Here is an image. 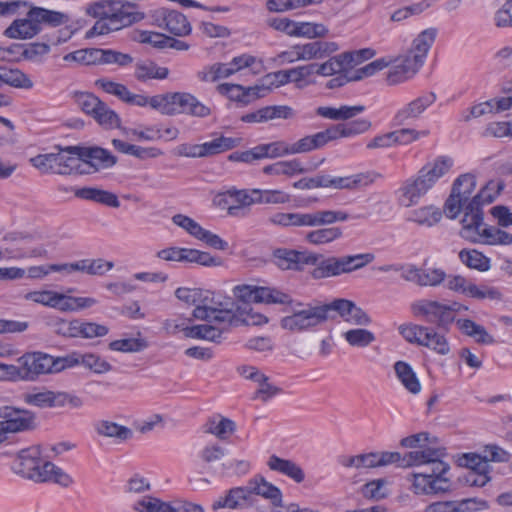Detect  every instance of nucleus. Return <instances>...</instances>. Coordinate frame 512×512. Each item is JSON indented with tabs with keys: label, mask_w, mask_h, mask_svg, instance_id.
<instances>
[{
	"label": "nucleus",
	"mask_w": 512,
	"mask_h": 512,
	"mask_svg": "<svg viewBox=\"0 0 512 512\" xmlns=\"http://www.w3.org/2000/svg\"><path fill=\"white\" fill-rule=\"evenodd\" d=\"M0 433H16L35 427V415L29 410L16 409L10 406L0 407Z\"/></svg>",
	"instance_id": "13"
},
{
	"label": "nucleus",
	"mask_w": 512,
	"mask_h": 512,
	"mask_svg": "<svg viewBox=\"0 0 512 512\" xmlns=\"http://www.w3.org/2000/svg\"><path fill=\"white\" fill-rule=\"evenodd\" d=\"M421 346L434 350L440 355H447L450 352V346L444 334L432 327H426Z\"/></svg>",
	"instance_id": "45"
},
{
	"label": "nucleus",
	"mask_w": 512,
	"mask_h": 512,
	"mask_svg": "<svg viewBox=\"0 0 512 512\" xmlns=\"http://www.w3.org/2000/svg\"><path fill=\"white\" fill-rule=\"evenodd\" d=\"M236 430V424L229 418L219 416L210 419L206 424V432L215 435L220 440H226Z\"/></svg>",
	"instance_id": "46"
},
{
	"label": "nucleus",
	"mask_w": 512,
	"mask_h": 512,
	"mask_svg": "<svg viewBox=\"0 0 512 512\" xmlns=\"http://www.w3.org/2000/svg\"><path fill=\"white\" fill-rule=\"evenodd\" d=\"M25 403L39 408H63L69 406L72 409H80L84 400L76 394L66 391H51L33 389L23 394Z\"/></svg>",
	"instance_id": "8"
},
{
	"label": "nucleus",
	"mask_w": 512,
	"mask_h": 512,
	"mask_svg": "<svg viewBox=\"0 0 512 512\" xmlns=\"http://www.w3.org/2000/svg\"><path fill=\"white\" fill-rule=\"evenodd\" d=\"M257 196L256 203L259 204H285L290 202V195L281 190H260L253 189Z\"/></svg>",
	"instance_id": "58"
},
{
	"label": "nucleus",
	"mask_w": 512,
	"mask_h": 512,
	"mask_svg": "<svg viewBox=\"0 0 512 512\" xmlns=\"http://www.w3.org/2000/svg\"><path fill=\"white\" fill-rule=\"evenodd\" d=\"M320 258L314 264L315 268L311 271L313 279L319 280L330 277H337L341 274L353 272L361 269L374 260V255L370 253L345 255L341 257H324L317 254Z\"/></svg>",
	"instance_id": "5"
},
{
	"label": "nucleus",
	"mask_w": 512,
	"mask_h": 512,
	"mask_svg": "<svg viewBox=\"0 0 512 512\" xmlns=\"http://www.w3.org/2000/svg\"><path fill=\"white\" fill-rule=\"evenodd\" d=\"M219 93L227 95L229 99L243 104H248L253 100L264 97L268 91V87L254 86L245 88L238 84L223 83L217 87Z\"/></svg>",
	"instance_id": "23"
},
{
	"label": "nucleus",
	"mask_w": 512,
	"mask_h": 512,
	"mask_svg": "<svg viewBox=\"0 0 512 512\" xmlns=\"http://www.w3.org/2000/svg\"><path fill=\"white\" fill-rule=\"evenodd\" d=\"M422 63L409 53L399 56L388 71L386 80L389 85H396L411 79L422 67Z\"/></svg>",
	"instance_id": "19"
},
{
	"label": "nucleus",
	"mask_w": 512,
	"mask_h": 512,
	"mask_svg": "<svg viewBox=\"0 0 512 512\" xmlns=\"http://www.w3.org/2000/svg\"><path fill=\"white\" fill-rule=\"evenodd\" d=\"M172 222L178 227L184 229L192 237L198 239L204 229L199 223L189 216L176 214L172 217Z\"/></svg>",
	"instance_id": "64"
},
{
	"label": "nucleus",
	"mask_w": 512,
	"mask_h": 512,
	"mask_svg": "<svg viewBox=\"0 0 512 512\" xmlns=\"http://www.w3.org/2000/svg\"><path fill=\"white\" fill-rule=\"evenodd\" d=\"M267 465L271 470L277 471L293 479L296 483H301L305 479V474L302 468L292 460L272 455L269 457Z\"/></svg>",
	"instance_id": "34"
},
{
	"label": "nucleus",
	"mask_w": 512,
	"mask_h": 512,
	"mask_svg": "<svg viewBox=\"0 0 512 512\" xmlns=\"http://www.w3.org/2000/svg\"><path fill=\"white\" fill-rule=\"evenodd\" d=\"M184 335L189 338L218 342L223 329L212 324L193 325L183 328Z\"/></svg>",
	"instance_id": "39"
},
{
	"label": "nucleus",
	"mask_w": 512,
	"mask_h": 512,
	"mask_svg": "<svg viewBox=\"0 0 512 512\" xmlns=\"http://www.w3.org/2000/svg\"><path fill=\"white\" fill-rule=\"evenodd\" d=\"M343 231L340 227H326L309 231L305 240L312 245L329 244L342 237Z\"/></svg>",
	"instance_id": "43"
},
{
	"label": "nucleus",
	"mask_w": 512,
	"mask_h": 512,
	"mask_svg": "<svg viewBox=\"0 0 512 512\" xmlns=\"http://www.w3.org/2000/svg\"><path fill=\"white\" fill-rule=\"evenodd\" d=\"M137 512H172V504L153 496H144L133 504Z\"/></svg>",
	"instance_id": "50"
},
{
	"label": "nucleus",
	"mask_w": 512,
	"mask_h": 512,
	"mask_svg": "<svg viewBox=\"0 0 512 512\" xmlns=\"http://www.w3.org/2000/svg\"><path fill=\"white\" fill-rule=\"evenodd\" d=\"M436 38L435 29H426L413 41L412 48L407 52L424 64L425 58Z\"/></svg>",
	"instance_id": "36"
},
{
	"label": "nucleus",
	"mask_w": 512,
	"mask_h": 512,
	"mask_svg": "<svg viewBox=\"0 0 512 512\" xmlns=\"http://www.w3.org/2000/svg\"><path fill=\"white\" fill-rule=\"evenodd\" d=\"M410 308L416 317H423L445 332H448L450 326L457 320L455 316L449 315L447 305L438 301L421 299L411 303Z\"/></svg>",
	"instance_id": "10"
},
{
	"label": "nucleus",
	"mask_w": 512,
	"mask_h": 512,
	"mask_svg": "<svg viewBox=\"0 0 512 512\" xmlns=\"http://www.w3.org/2000/svg\"><path fill=\"white\" fill-rule=\"evenodd\" d=\"M74 146L59 149L57 153L39 154L30 159L31 164L44 174L71 175L80 168L78 154L68 151Z\"/></svg>",
	"instance_id": "6"
},
{
	"label": "nucleus",
	"mask_w": 512,
	"mask_h": 512,
	"mask_svg": "<svg viewBox=\"0 0 512 512\" xmlns=\"http://www.w3.org/2000/svg\"><path fill=\"white\" fill-rule=\"evenodd\" d=\"M169 75L167 67L158 66L152 60H140L135 64L134 77L140 82L156 79L163 80Z\"/></svg>",
	"instance_id": "33"
},
{
	"label": "nucleus",
	"mask_w": 512,
	"mask_h": 512,
	"mask_svg": "<svg viewBox=\"0 0 512 512\" xmlns=\"http://www.w3.org/2000/svg\"><path fill=\"white\" fill-rule=\"evenodd\" d=\"M459 259L470 269L486 272L490 269V259L476 249H462L459 252Z\"/></svg>",
	"instance_id": "42"
},
{
	"label": "nucleus",
	"mask_w": 512,
	"mask_h": 512,
	"mask_svg": "<svg viewBox=\"0 0 512 512\" xmlns=\"http://www.w3.org/2000/svg\"><path fill=\"white\" fill-rule=\"evenodd\" d=\"M372 126L368 119H357L345 124H337L341 138L352 137L367 132Z\"/></svg>",
	"instance_id": "59"
},
{
	"label": "nucleus",
	"mask_w": 512,
	"mask_h": 512,
	"mask_svg": "<svg viewBox=\"0 0 512 512\" xmlns=\"http://www.w3.org/2000/svg\"><path fill=\"white\" fill-rule=\"evenodd\" d=\"M200 299L199 307L192 313L195 319L228 326L236 320L238 306L232 298L203 290Z\"/></svg>",
	"instance_id": "3"
},
{
	"label": "nucleus",
	"mask_w": 512,
	"mask_h": 512,
	"mask_svg": "<svg viewBox=\"0 0 512 512\" xmlns=\"http://www.w3.org/2000/svg\"><path fill=\"white\" fill-rule=\"evenodd\" d=\"M248 487L250 490V495H260L266 499H269L273 506H282V493L280 489L273 485L272 483L266 481L264 477H254L249 481Z\"/></svg>",
	"instance_id": "27"
},
{
	"label": "nucleus",
	"mask_w": 512,
	"mask_h": 512,
	"mask_svg": "<svg viewBox=\"0 0 512 512\" xmlns=\"http://www.w3.org/2000/svg\"><path fill=\"white\" fill-rule=\"evenodd\" d=\"M102 49L86 48L76 50L64 56L65 61H75L85 65L102 64Z\"/></svg>",
	"instance_id": "49"
},
{
	"label": "nucleus",
	"mask_w": 512,
	"mask_h": 512,
	"mask_svg": "<svg viewBox=\"0 0 512 512\" xmlns=\"http://www.w3.org/2000/svg\"><path fill=\"white\" fill-rule=\"evenodd\" d=\"M476 187V180L472 174H462L453 183L452 189L459 192V196L465 201H471V195Z\"/></svg>",
	"instance_id": "57"
},
{
	"label": "nucleus",
	"mask_w": 512,
	"mask_h": 512,
	"mask_svg": "<svg viewBox=\"0 0 512 512\" xmlns=\"http://www.w3.org/2000/svg\"><path fill=\"white\" fill-rule=\"evenodd\" d=\"M476 243L490 246H512V234L501 227L486 225Z\"/></svg>",
	"instance_id": "35"
},
{
	"label": "nucleus",
	"mask_w": 512,
	"mask_h": 512,
	"mask_svg": "<svg viewBox=\"0 0 512 512\" xmlns=\"http://www.w3.org/2000/svg\"><path fill=\"white\" fill-rule=\"evenodd\" d=\"M23 380L33 381L41 374L53 373L52 356L42 352L26 353L17 359Z\"/></svg>",
	"instance_id": "15"
},
{
	"label": "nucleus",
	"mask_w": 512,
	"mask_h": 512,
	"mask_svg": "<svg viewBox=\"0 0 512 512\" xmlns=\"http://www.w3.org/2000/svg\"><path fill=\"white\" fill-rule=\"evenodd\" d=\"M316 253L300 252L287 248H279L273 252L274 263L282 270H300L303 264H316L319 260Z\"/></svg>",
	"instance_id": "17"
},
{
	"label": "nucleus",
	"mask_w": 512,
	"mask_h": 512,
	"mask_svg": "<svg viewBox=\"0 0 512 512\" xmlns=\"http://www.w3.org/2000/svg\"><path fill=\"white\" fill-rule=\"evenodd\" d=\"M481 198L482 194L479 193L472 197L471 201L465 206L464 216L461 221L462 228L460 230V236L472 243H476L481 231L486 227L484 223L483 212L481 209Z\"/></svg>",
	"instance_id": "12"
},
{
	"label": "nucleus",
	"mask_w": 512,
	"mask_h": 512,
	"mask_svg": "<svg viewBox=\"0 0 512 512\" xmlns=\"http://www.w3.org/2000/svg\"><path fill=\"white\" fill-rule=\"evenodd\" d=\"M95 121L105 127L106 129H113L120 127V117L118 114L110 109L104 102L95 112V115L92 117Z\"/></svg>",
	"instance_id": "56"
},
{
	"label": "nucleus",
	"mask_w": 512,
	"mask_h": 512,
	"mask_svg": "<svg viewBox=\"0 0 512 512\" xmlns=\"http://www.w3.org/2000/svg\"><path fill=\"white\" fill-rule=\"evenodd\" d=\"M73 99L77 106L87 115L93 117L102 101L92 93L76 91L73 93Z\"/></svg>",
	"instance_id": "51"
},
{
	"label": "nucleus",
	"mask_w": 512,
	"mask_h": 512,
	"mask_svg": "<svg viewBox=\"0 0 512 512\" xmlns=\"http://www.w3.org/2000/svg\"><path fill=\"white\" fill-rule=\"evenodd\" d=\"M429 132L427 130L417 131L411 128H401L399 130L392 131L394 145H408L414 141H417L421 136H427Z\"/></svg>",
	"instance_id": "63"
},
{
	"label": "nucleus",
	"mask_w": 512,
	"mask_h": 512,
	"mask_svg": "<svg viewBox=\"0 0 512 512\" xmlns=\"http://www.w3.org/2000/svg\"><path fill=\"white\" fill-rule=\"evenodd\" d=\"M354 55L351 53H342L338 56L331 57L322 64L312 63L314 66V74L321 76H331L339 74L348 68H353Z\"/></svg>",
	"instance_id": "26"
},
{
	"label": "nucleus",
	"mask_w": 512,
	"mask_h": 512,
	"mask_svg": "<svg viewBox=\"0 0 512 512\" xmlns=\"http://www.w3.org/2000/svg\"><path fill=\"white\" fill-rule=\"evenodd\" d=\"M345 340L353 347H367L375 341V335L366 329H351L343 334Z\"/></svg>",
	"instance_id": "55"
},
{
	"label": "nucleus",
	"mask_w": 512,
	"mask_h": 512,
	"mask_svg": "<svg viewBox=\"0 0 512 512\" xmlns=\"http://www.w3.org/2000/svg\"><path fill=\"white\" fill-rule=\"evenodd\" d=\"M57 191L68 194L73 192L77 198L94 201L109 207L118 208L120 202L116 194L94 187L74 188L72 186L58 185Z\"/></svg>",
	"instance_id": "18"
},
{
	"label": "nucleus",
	"mask_w": 512,
	"mask_h": 512,
	"mask_svg": "<svg viewBox=\"0 0 512 512\" xmlns=\"http://www.w3.org/2000/svg\"><path fill=\"white\" fill-rule=\"evenodd\" d=\"M488 508L485 500L465 498L461 500L438 501L426 506L424 512H472Z\"/></svg>",
	"instance_id": "21"
},
{
	"label": "nucleus",
	"mask_w": 512,
	"mask_h": 512,
	"mask_svg": "<svg viewBox=\"0 0 512 512\" xmlns=\"http://www.w3.org/2000/svg\"><path fill=\"white\" fill-rule=\"evenodd\" d=\"M250 498L249 487H235L230 489L224 497H219L214 501L212 508L241 509L246 506Z\"/></svg>",
	"instance_id": "30"
},
{
	"label": "nucleus",
	"mask_w": 512,
	"mask_h": 512,
	"mask_svg": "<svg viewBox=\"0 0 512 512\" xmlns=\"http://www.w3.org/2000/svg\"><path fill=\"white\" fill-rule=\"evenodd\" d=\"M13 470L35 482H47L48 479L45 462H42L40 458L38 447L21 450L13 462Z\"/></svg>",
	"instance_id": "11"
},
{
	"label": "nucleus",
	"mask_w": 512,
	"mask_h": 512,
	"mask_svg": "<svg viewBox=\"0 0 512 512\" xmlns=\"http://www.w3.org/2000/svg\"><path fill=\"white\" fill-rule=\"evenodd\" d=\"M459 465L470 469L469 472H490L491 466L480 454L466 453L459 458Z\"/></svg>",
	"instance_id": "60"
},
{
	"label": "nucleus",
	"mask_w": 512,
	"mask_h": 512,
	"mask_svg": "<svg viewBox=\"0 0 512 512\" xmlns=\"http://www.w3.org/2000/svg\"><path fill=\"white\" fill-rule=\"evenodd\" d=\"M394 370L399 381L410 393L417 394L421 391V384L408 363L397 361L394 364Z\"/></svg>",
	"instance_id": "37"
},
{
	"label": "nucleus",
	"mask_w": 512,
	"mask_h": 512,
	"mask_svg": "<svg viewBox=\"0 0 512 512\" xmlns=\"http://www.w3.org/2000/svg\"><path fill=\"white\" fill-rule=\"evenodd\" d=\"M30 17L31 20L40 28V31L42 30L43 25L58 27L70 22V17L66 13L36 6L30 7Z\"/></svg>",
	"instance_id": "25"
},
{
	"label": "nucleus",
	"mask_w": 512,
	"mask_h": 512,
	"mask_svg": "<svg viewBox=\"0 0 512 512\" xmlns=\"http://www.w3.org/2000/svg\"><path fill=\"white\" fill-rule=\"evenodd\" d=\"M445 456L444 448L426 447L422 450H414L406 453L400 467L420 466L429 464L430 461H435L438 457Z\"/></svg>",
	"instance_id": "31"
},
{
	"label": "nucleus",
	"mask_w": 512,
	"mask_h": 512,
	"mask_svg": "<svg viewBox=\"0 0 512 512\" xmlns=\"http://www.w3.org/2000/svg\"><path fill=\"white\" fill-rule=\"evenodd\" d=\"M471 298L478 300L489 299L493 301H502V292L493 286L488 285H476L471 282L470 286L467 287V295Z\"/></svg>",
	"instance_id": "53"
},
{
	"label": "nucleus",
	"mask_w": 512,
	"mask_h": 512,
	"mask_svg": "<svg viewBox=\"0 0 512 512\" xmlns=\"http://www.w3.org/2000/svg\"><path fill=\"white\" fill-rule=\"evenodd\" d=\"M224 196L225 204H227V212L230 216H243L245 215L244 210L251 204L256 203L257 196L253 194V189L250 191L245 190H234L227 191Z\"/></svg>",
	"instance_id": "24"
},
{
	"label": "nucleus",
	"mask_w": 512,
	"mask_h": 512,
	"mask_svg": "<svg viewBox=\"0 0 512 512\" xmlns=\"http://www.w3.org/2000/svg\"><path fill=\"white\" fill-rule=\"evenodd\" d=\"M379 175L376 173H359L346 177L329 176V187L336 189H359L372 184Z\"/></svg>",
	"instance_id": "29"
},
{
	"label": "nucleus",
	"mask_w": 512,
	"mask_h": 512,
	"mask_svg": "<svg viewBox=\"0 0 512 512\" xmlns=\"http://www.w3.org/2000/svg\"><path fill=\"white\" fill-rule=\"evenodd\" d=\"M305 170L301 162L297 159L288 161H279L263 168V172L267 175H286L293 176L295 174L303 173Z\"/></svg>",
	"instance_id": "47"
},
{
	"label": "nucleus",
	"mask_w": 512,
	"mask_h": 512,
	"mask_svg": "<svg viewBox=\"0 0 512 512\" xmlns=\"http://www.w3.org/2000/svg\"><path fill=\"white\" fill-rule=\"evenodd\" d=\"M435 100V93L430 92L410 101L396 111L393 117L394 125L404 126L417 120L424 111L435 102Z\"/></svg>",
	"instance_id": "16"
},
{
	"label": "nucleus",
	"mask_w": 512,
	"mask_h": 512,
	"mask_svg": "<svg viewBox=\"0 0 512 512\" xmlns=\"http://www.w3.org/2000/svg\"><path fill=\"white\" fill-rule=\"evenodd\" d=\"M233 294L243 303L292 304V307L294 306L288 294L271 287L237 285L233 289Z\"/></svg>",
	"instance_id": "9"
},
{
	"label": "nucleus",
	"mask_w": 512,
	"mask_h": 512,
	"mask_svg": "<svg viewBox=\"0 0 512 512\" xmlns=\"http://www.w3.org/2000/svg\"><path fill=\"white\" fill-rule=\"evenodd\" d=\"M442 218V212L434 206H423L410 212L408 221L418 225L432 227Z\"/></svg>",
	"instance_id": "41"
},
{
	"label": "nucleus",
	"mask_w": 512,
	"mask_h": 512,
	"mask_svg": "<svg viewBox=\"0 0 512 512\" xmlns=\"http://www.w3.org/2000/svg\"><path fill=\"white\" fill-rule=\"evenodd\" d=\"M73 154H78L80 162H89V160L97 161L104 167H112L116 164L117 158L110 151L101 147H80L76 146L69 150Z\"/></svg>",
	"instance_id": "28"
},
{
	"label": "nucleus",
	"mask_w": 512,
	"mask_h": 512,
	"mask_svg": "<svg viewBox=\"0 0 512 512\" xmlns=\"http://www.w3.org/2000/svg\"><path fill=\"white\" fill-rule=\"evenodd\" d=\"M291 312V315L283 317L280 322L283 329L291 332L313 329L329 319H335L337 315L344 321L357 326H368L372 322L370 316L361 307L343 298L322 305L295 302Z\"/></svg>",
	"instance_id": "1"
},
{
	"label": "nucleus",
	"mask_w": 512,
	"mask_h": 512,
	"mask_svg": "<svg viewBox=\"0 0 512 512\" xmlns=\"http://www.w3.org/2000/svg\"><path fill=\"white\" fill-rule=\"evenodd\" d=\"M225 455V449L218 445L212 444L205 446L199 453L202 467L207 471H215L212 464L221 460Z\"/></svg>",
	"instance_id": "54"
},
{
	"label": "nucleus",
	"mask_w": 512,
	"mask_h": 512,
	"mask_svg": "<svg viewBox=\"0 0 512 512\" xmlns=\"http://www.w3.org/2000/svg\"><path fill=\"white\" fill-rule=\"evenodd\" d=\"M172 92L148 97V105L164 115H175V109L171 105Z\"/></svg>",
	"instance_id": "62"
},
{
	"label": "nucleus",
	"mask_w": 512,
	"mask_h": 512,
	"mask_svg": "<svg viewBox=\"0 0 512 512\" xmlns=\"http://www.w3.org/2000/svg\"><path fill=\"white\" fill-rule=\"evenodd\" d=\"M242 142L239 137L220 135L202 144L182 143L174 149V154L180 157L205 158L215 156L238 147Z\"/></svg>",
	"instance_id": "7"
},
{
	"label": "nucleus",
	"mask_w": 512,
	"mask_h": 512,
	"mask_svg": "<svg viewBox=\"0 0 512 512\" xmlns=\"http://www.w3.org/2000/svg\"><path fill=\"white\" fill-rule=\"evenodd\" d=\"M40 32V28L31 20L30 10L26 18L16 19L6 28L4 35L11 39H30Z\"/></svg>",
	"instance_id": "32"
},
{
	"label": "nucleus",
	"mask_w": 512,
	"mask_h": 512,
	"mask_svg": "<svg viewBox=\"0 0 512 512\" xmlns=\"http://www.w3.org/2000/svg\"><path fill=\"white\" fill-rule=\"evenodd\" d=\"M106 18L112 32L130 26L140 19L138 13L127 11L125 6L116 11L111 8Z\"/></svg>",
	"instance_id": "44"
},
{
	"label": "nucleus",
	"mask_w": 512,
	"mask_h": 512,
	"mask_svg": "<svg viewBox=\"0 0 512 512\" xmlns=\"http://www.w3.org/2000/svg\"><path fill=\"white\" fill-rule=\"evenodd\" d=\"M349 214L341 210H316L310 213H284L277 212L270 215L268 223L284 228L288 227H320L344 222Z\"/></svg>",
	"instance_id": "4"
},
{
	"label": "nucleus",
	"mask_w": 512,
	"mask_h": 512,
	"mask_svg": "<svg viewBox=\"0 0 512 512\" xmlns=\"http://www.w3.org/2000/svg\"><path fill=\"white\" fill-rule=\"evenodd\" d=\"M328 32V28L321 23L297 22L294 37L321 38L325 37Z\"/></svg>",
	"instance_id": "52"
},
{
	"label": "nucleus",
	"mask_w": 512,
	"mask_h": 512,
	"mask_svg": "<svg viewBox=\"0 0 512 512\" xmlns=\"http://www.w3.org/2000/svg\"><path fill=\"white\" fill-rule=\"evenodd\" d=\"M114 264L103 259H83L74 263L76 271L84 272L89 275H103L113 268Z\"/></svg>",
	"instance_id": "48"
},
{
	"label": "nucleus",
	"mask_w": 512,
	"mask_h": 512,
	"mask_svg": "<svg viewBox=\"0 0 512 512\" xmlns=\"http://www.w3.org/2000/svg\"><path fill=\"white\" fill-rule=\"evenodd\" d=\"M146 347V341L137 338L114 340L109 344V348L111 350L125 353L140 352L144 350Z\"/></svg>",
	"instance_id": "61"
},
{
	"label": "nucleus",
	"mask_w": 512,
	"mask_h": 512,
	"mask_svg": "<svg viewBox=\"0 0 512 512\" xmlns=\"http://www.w3.org/2000/svg\"><path fill=\"white\" fill-rule=\"evenodd\" d=\"M413 490L416 494H440L452 490L450 479H435L428 471L413 474Z\"/></svg>",
	"instance_id": "22"
},
{
	"label": "nucleus",
	"mask_w": 512,
	"mask_h": 512,
	"mask_svg": "<svg viewBox=\"0 0 512 512\" xmlns=\"http://www.w3.org/2000/svg\"><path fill=\"white\" fill-rule=\"evenodd\" d=\"M171 105L175 109V115L184 113L199 118L211 115L210 107L200 102L194 95L188 92H172Z\"/></svg>",
	"instance_id": "20"
},
{
	"label": "nucleus",
	"mask_w": 512,
	"mask_h": 512,
	"mask_svg": "<svg viewBox=\"0 0 512 512\" xmlns=\"http://www.w3.org/2000/svg\"><path fill=\"white\" fill-rule=\"evenodd\" d=\"M451 157L441 155L423 165L416 174L406 178L396 190L397 202L409 208L416 206L453 167Z\"/></svg>",
	"instance_id": "2"
},
{
	"label": "nucleus",
	"mask_w": 512,
	"mask_h": 512,
	"mask_svg": "<svg viewBox=\"0 0 512 512\" xmlns=\"http://www.w3.org/2000/svg\"><path fill=\"white\" fill-rule=\"evenodd\" d=\"M152 24L166 29L175 36H186L191 33V25L186 16L179 11L158 8L150 13Z\"/></svg>",
	"instance_id": "14"
},
{
	"label": "nucleus",
	"mask_w": 512,
	"mask_h": 512,
	"mask_svg": "<svg viewBox=\"0 0 512 512\" xmlns=\"http://www.w3.org/2000/svg\"><path fill=\"white\" fill-rule=\"evenodd\" d=\"M9 85L15 88L30 89L33 87L31 79L18 69L0 66V88Z\"/></svg>",
	"instance_id": "38"
},
{
	"label": "nucleus",
	"mask_w": 512,
	"mask_h": 512,
	"mask_svg": "<svg viewBox=\"0 0 512 512\" xmlns=\"http://www.w3.org/2000/svg\"><path fill=\"white\" fill-rule=\"evenodd\" d=\"M95 430L101 436L115 438L119 441H126L133 435L130 428L108 420L97 422Z\"/></svg>",
	"instance_id": "40"
}]
</instances>
